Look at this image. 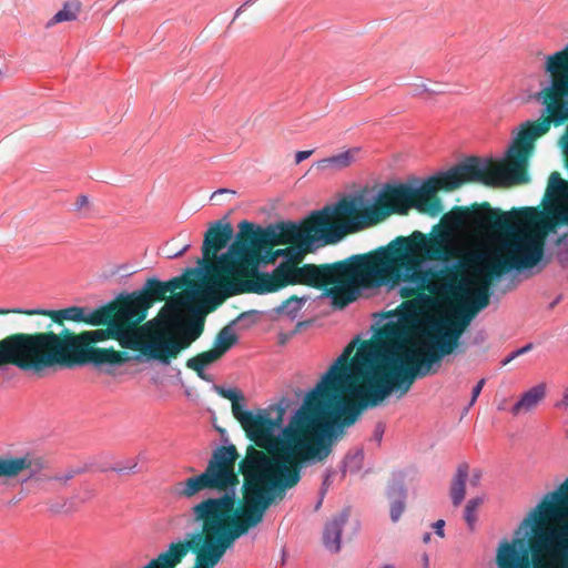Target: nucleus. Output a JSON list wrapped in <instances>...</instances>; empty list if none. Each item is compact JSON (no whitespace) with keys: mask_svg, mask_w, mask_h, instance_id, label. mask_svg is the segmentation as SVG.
<instances>
[{"mask_svg":"<svg viewBox=\"0 0 568 568\" xmlns=\"http://www.w3.org/2000/svg\"><path fill=\"white\" fill-rule=\"evenodd\" d=\"M344 361L343 356L333 363L286 426V398L246 418L243 430L251 445L239 463V471L245 477L248 514L257 515L275 498L282 499L301 480V469L324 462L344 428L358 419V408H353L337 375Z\"/></svg>","mask_w":568,"mask_h":568,"instance_id":"f257e3e1","label":"nucleus"},{"mask_svg":"<svg viewBox=\"0 0 568 568\" xmlns=\"http://www.w3.org/2000/svg\"><path fill=\"white\" fill-rule=\"evenodd\" d=\"M103 323L93 331L75 333L63 327L34 333H13L0 339V368L14 366L22 372L41 374L52 368H73L87 364L121 366L132 361L121 312L113 300L100 307Z\"/></svg>","mask_w":568,"mask_h":568,"instance_id":"f03ea898","label":"nucleus"},{"mask_svg":"<svg viewBox=\"0 0 568 568\" xmlns=\"http://www.w3.org/2000/svg\"><path fill=\"white\" fill-rule=\"evenodd\" d=\"M400 335L396 325L386 324L379 336L383 341L374 343L363 341L355 355L358 337L353 339L337 358L344 356L337 375L347 396H353V408L358 416L366 407H376L394 390L399 396L406 394L417 377L429 374L433 364L447 354L432 345L417 346L398 341Z\"/></svg>","mask_w":568,"mask_h":568,"instance_id":"7ed1b4c3","label":"nucleus"},{"mask_svg":"<svg viewBox=\"0 0 568 568\" xmlns=\"http://www.w3.org/2000/svg\"><path fill=\"white\" fill-rule=\"evenodd\" d=\"M541 220V213L536 207L511 209L509 212L493 209L488 202L473 204L469 207L455 206L449 213H446L442 222L432 227L428 234L420 231H414L408 236H397L385 247L407 260L408 267H423L426 262L449 263L458 260V263L452 268L457 267L460 275L463 270H468L471 277L470 266H459L465 256L457 241L454 230L469 227L478 233H498L504 234L508 241L513 234L521 231L531 232L541 239L542 250L545 248L546 232H542L538 224ZM471 252H469L470 254ZM447 267L442 272L444 280Z\"/></svg>","mask_w":568,"mask_h":568,"instance_id":"20e7f679","label":"nucleus"},{"mask_svg":"<svg viewBox=\"0 0 568 568\" xmlns=\"http://www.w3.org/2000/svg\"><path fill=\"white\" fill-rule=\"evenodd\" d=\"M541 258V239L525 231L494 246L473 251L459 263L471 267V277L460 275L457 267L446 272L450 292L459 304L438 321V328H449L460 339L471 320L489 305L494 281L511 271L532 268Z\"/></svg>","mask_w":568,"mask_h":568,"instance_id":"39448f33","label":"nucleus"},{"mask_svg":"<svg viewBox=\"0 0 568 568\" xmlns=\"http://www.w3.org/2000/svg\"><path fill=\"white\" fill-rule=\"evenodd\" d=\"M346 236L344 226L336 222L332 205L312 212L301 225L292 222H278L266 227L256 226L248 221L239 223V232L226 253L210 267V281L213 286L220 281L256 271L263 263V255L276 245L300 243L311 247L336 244Z\"/></svg>","mask_w":568,"mask_h":568,"instance_id":"423d86ee","label":"nucleus"},{"mask_svg":"<svg viewBox=\"0 0 568 568\" xmlns=\"http://www.w3.org/2000/svg\"><path fill=\"white\" fill-rule=\"evenodd\" d=\"M548 122L541 118L526 121L510 145L507 160L494 162L471 156L446 172L430 176L419 187L410 185V209L432 217L443 213L438 191L452 192L467 183H481L487 186H510L529 181L528 161L535 141L548 133Z\"/></svg>","mask_w":568,"mask_h":568,"instance_id":"0eeeda50","label":"nucleus"},{"mask_svg":"<svg viewBox=\"0 0 568 568\" xmlns=\"http://www.w3.org/2000/svg\"><path fill=\"white\" fill-rule=\"evenodd\" d=\"M304 258L284 260L272 273L247 271L240 277L236 275L227 281H220L212 292V306L210 312L223 304L229 297L241 294L275 293L290 285L302 284L324 290L325 295L332 298L337 308H344L354 302V290L351 285L353 255L331 264H304Z\"/></svg>","mask_w":568,"mask_h":568,"instance_id":"6e6552de","label":"nucleus"},{"mask_svg":"<svg viewBox=\"0 0 568 568\" xmlns=\"http://www.w3.org/2000/svg\"><path fill=\"white\" fill-rule=\"evenodd\" d=\"M568 517V478L544 497L523 525L532 524V536L503 540L496 554L498 568H568V534L556 530L554 523Z\"/></svg>","mask_w":568,"mask_h":568,"instance_id":"1a4fd4ad","label":"nucleus"},{"mask_svg":"<svg viewBox=\"0 0 568 568\" xmlns=\"http://www.w3.org/2000/svg\"><path fill=\"white\" fill-rule=\"evenodd\" d=\"M240 455L234 445L219 446L212 454L205 470L199 475L186 478L185 480L178 481L172 487V494L178 498L192 499L203 490H212L222 493L219 497H207L194 505L191 509L192 520L197 526L196 530L203 529V523L196 520L195 510L197 506L209 501L222 505L229 510V520L240 523L243 520L250 521L248 531L258 526L265 516L267 509L262 508V511L248 514L250 501L245 494V479L243 480L242 493L243 499L239 500L235 489L240 484L239 470H235V465Z\"/></svg>","mask_w":568,"mask_h":568,"instance_id":"9d476101","label":"nucleus"},{"mask_svg":"<svg viewBox=\"0 0 568 568\" xmlns=\"http://www.w3.org/2000/svg\"><path fill=\"white\" fill-rule=\"evenodd\" d=\"M353 260L351 285L354 301L358 298L362 288L386 286L392 290L402 282L412 285L400 287V296L405 301H416L426 291L432 292L430 280L437 276V273L423 267L410 270L407 260L384 246L368 253L354 254Z\"/></svg>","mask_w":568,"mask_h":568,"instance_id":"9b49d317","label":"nucleus"},{"mask_svg":"<svg viewBox=\"0 0 568 568\" xmlns=\"http://www.w3.org/2000/svg\"><path fill=\"white\" fill-rule=\"evenodd\" d=\"M410 185L407 183L385 184L372 205L359 209L355 200L343 199L332 204L336 222L342 224L346 235L366 226L376 225L392 214L405 215L410 210Z\"/></svg>","mask_w":568,"mask_h":568,"instance_id":"f8f14e48","label":"nucleus"},{"mask_svg":"<svg viewBox=\"0 0 568 568\" xmlns=\"http://www.w3.org/2000/svg\"><path fill=\"white\" fill-rule=\"evenodd\" d=\"M148 311V304L143 307L121 305L128 346L130 351L136 352L135 355H131L134 362H141L142 358L155 359L159 345L168 337V332L158 317L143 323Z\"/></svg>","mask_w":568,"mask_h":568,"instance_id":"ddd939ff","label":"nucleus"},{"mask_svg":"<svg viewBox=\"0 0 568 568\" xmlns=\"http://www.w3.org/2000/svg\"><path fill=\"white\" fill-rule=\"evenodd\" d=\"M546 71L549 72L550 85L538 93V100L546 106L541 119L560 126L568 121V45L547 58Z\"/></svg>","mask_w":568,"mask_h":568,"instance_id":"4468645a","label":"nucleus"},{"mask_svg":"<svg viewBox=\"0 0 568 568\" xmlns=\"http://www.w3.org/2000/svg\"><path fill=\"white\" fill-rule=\"evenodd\" d=\"M200 288L199 283L187 275L176 276L168 282H161L158 278H148L144 286L140 291H135L131 294L119 296L115 298L120 305L143 307L149 305V308L154 302L165 300L166 294L174 293L178 290H191Z\"/></svg>","mask_w":568,"mask_h":568,"instance_id":"2eb2a0df","label":"nucleus"},{"mask_svg":"<svg viewBox=\"0 0 568 568\" xmlns=\"http://www.w3.org/2000/svg\"><path fill=\"white\" fill-rule=\"evenodd\" d=\"M23 314L28 316L32 315H42L47 316L51 320V323L47 326V331H51L52 324H57L59 326H64L67 321L75 322V323H84V324H100L104 322L106 316L105 311H98V307L91 310L89 307L82 306H70L61 310H43V308H33V310H21V308H0V315L7 314Z\"/></svg>","mask_w":568,"mask_h":568,"instance_id":"dca6fc26","label":"nucleus"},{"mask_svg":"<svg viewBox=\"0 0 568 568\" xmlns=\"http://www.w3.org/2000/svg\"><path fill=\"white\" fill-rule=\"evenodd\" d=\"M233 236V227L230 223H223L222 221H216L211 224L209 230L204 234L203 245H202V254L203 261L209 263L207 265V282L210 284V292L207 298V310L212 306V292L215 290L212 282L210 281V267L215 264L220 257H216V254L223 250L229 241Z\"/></svg>","mask_w":568,"mask_h":568,"instance_id":"f3484780","label":"nucleus"},{"mask_svg":"<svg viewBox=\"0 0 568 568\" xmlns=\"http://www.w3.org/2000/svg\"><path fill=\"white\" fill-rule=\"evenodd\" d=\"M48 467L42 457L32 454L22 456H0V479H13L21 475L26 479H38Z\"/></svg>","mask_w":568,"mask_h":568,"instance_id":"a211bd4d","label":"nucleus"},{"mask_svg":"<svg viewBox=\"0 0 568 568\" xmlns=\"http://www.w3.org/2000/svg\"><path fill=\"white\" fill-rule=\"evenodd\" d=\"M199 291L200 288H191L182 293L174 294L172 300L160 310L156 317L165 332L181 325V308L189 306L196 298Z\"/></svg>","mask_w":568,"mask_h":568,"instance_id":"6ab92c4d","label":"nucleus"},{"mask_svg":"<svg viewBox=\"0 0 568 568\" xmlns=\"http://www.w3.org/2000/svg\"><path fill=\"white\" fill-rule=\"evenodd\" d=\"M546 196L548 199L568 200V181L564 180L557 171L549 176ZM556 224L568 225V204L557 211Z\"/></svg>","mask_w":568,"mask_h":568,"instance_id":"aec40b11","label":"nucleus"},{"mask_svg":"<svg viewBox=\"0 0 568 568\" xmlns=\"http://www.w3.org/2000/svg\"><path fill=\"white\" fill-rule=\"evenodd\" d=\"M348 518V513L343 510L327 520L323 532L324 546L333 552H338L341 549V536L343 527L345 526Z\"/></svg>","mask_w":568,"mask_h":568,"instance_id":"412c9836","label":"nucleus"},{"mask_svg":"<svg viewBox=\"0 0 568 568\" xmlns=\"http://www.w3.org/2000/svg\"><path fill=\"white\" fill-rule=\"evenodd\" d=\"M194 341L190 336L182 333L179 337L168 334V337L159 345L160 349L155 354V359L168 365L172 359L176 358L179 354L189 348Z\"/></svg>","mask_w":568,"mask_h":568,"instance_id":"4be33fe9","label":"nucleus"},{"mask_svg":"<svg viewBox=\"0 0 568 568\" xmlns=\"http://www.w3.org/2000/svg\"><path fill=\"white\" fill-rule=\"evenodd\" d=\"M359 148H351L338 154L315 162V166L322 172H337L349 168L358 158Z\"/></svg>","mask_w":568,"mask_h":568,"instance_id":"5701e85b","label":"nucleus"},{"mask_svg":"<svg viewBox=\"0 0 568 568\" xmlns=\"http://www.w3.org/2000/svg\"><path fill=\"white\" fill-rule=\"evenodd\" d=\"M468 476L469 465L466 462L459 463L449 487V496L455 507H458L465 499Z\"/></svg>","mask_w":568,"mask_h":568,"instance_id":"b1692460","label":"nucleus"},{"mask_svg":"<svg viewBox=\"0 0 568 568\" xmlns=\"http://www.w3.org/2000/svg\"><path fill=\"white\" fill-rule=\"evenodd\" d=\"M546 396V385L538 384L523 394L520 399L513 406L511 413L517 416L521 413H527L537 407V405Z\"/></svg>","mask_w":568,"mask_h":568,"instance_id":"393cba45","label":"nucleus"},{"mask_svg":"<svg viewBox=\"0 0 568 568\" xmlns=\"http://www.w3.org/2000/svg\"><path fill=\"white\" fill-rule=\"evenodd\" d=\"M234 323L235 321L221 328L214 338L213 347L211 349L220 358L239 342V336L233 328Z\"/></svg>","mask_w":568,"mask_h":568,"instance_id":"a878e982","label":"nucleus"},{"mask_svg":"<svg viewBox=\"0 0 568 568\" xmlns=\"http://www.w3.org/2000/svg\"><path fill=\"white\" fill-rule=\"evenodd\" d=\"M311 247H306L300 243L291 244L285 248H273L266 254L263 255L262 264H273L278 257H284L285 260H293L294 257L304 258L305 254L310 251Z\"/></svg>","mask_w":568,"mask_h":568,"instance_id":"bb28decb","label":"nucleus"},{"mask_svg":"<svg viewBox=\"0 0 568 568\" xmlns=\"http://www.w3.org/2000/svg\"><path fill=\"white\" fill-rule=\"evenodd\" d=\"M220 357L212 351H204L199 353L197 355L189 358L185 363V366L195 372V374L203 381H210L209 376L205 373V367L219 361Z\"/></svg>","mask_w":568,"mask_h":568,"instance_id":"cd10ccee","label":"nucleus"},{"mask_svg":"<svg viewBox=\"0 0 568 568\" xmlns=\"http://www.w3.org/2000/svg\"><path fill=\"white\" fill-rule=\"evenodd\" d=\"M435 334L432 339L444 353L450 355L458 346L459 338L449 328H438V322L433 326Z\"/></svg>","mask_w":568,"mask_h":568,"instance_id":"c85d7f7f","label":"nucleus"},{"mask_svg":"<svg viewBox=\"0 0 568 568\" xmlns=\"http://www.w3.org/2000/svg\"><path fill=\"white\" fill-rule=\"evenodd\" d=\"M81 3L78 0H72L65 2L63 8L58 11L53 18L48 22V27H51L55 23H60L63 21H73L77 19L78 13L80 12Z\"/></svg>","mask_w":568,"mask_h":568,"instance_id":"c756f323","label":"nucleus"},{"mask_svg":"<svg viewBox=\"0 0 568 568\" xmlns=\"http://www.w3.org/2000/svg\"><path fill=\"white\" fill-rule=\"evenodd\" d=\"M306 302L305 297H298L297 295H292L285 301L282 302V304L276 307L277 313L286 314L291 317H295L297 313L302 310Z\"/></svg>","mask_w":568,"mask_h":568,"instance_id":"7c9ffc66","label":"nucleus"},{"mask_svg":"<svg viewBox=\"0 0 568 568\" xmlns=\"http://www.w3.org/2000/svg\"><path fill=\"white\" fill-rule=\"evenodd\" d=\"M204 331V314L195 315L185 322L183 333L190 336L191 341H196Z\"/></svg>","mask_w":568,"mask_h":568,"instance_id":"2f4dec72","label":"nucleus"},{"mask_svg":"<svg viewBox=\"0 0 568 568\" xmlns=\"http://www.w3.org/2000/svg\"><path fill=\"white\" fill-rule=\"evenodd\" d=\"M483 503H484L483 497H475V498L469 499L466 504L464 518H465V521L467 523L470 530L475 529V525L477 521L476 511L483 505Z\"/></svg>","mask_w":568,"mask_h":568,"instance_id":"473e14b6","label":"nucleus"},{"mask_svg":"<svg viewBox=\"0 0 568 568\" xmlns=\"http://www.w3.org/2000/svg\"><path fill=\"white\" fill-rule=\"evenodd\" d=\"M214 389L221 397L231 400L232 404L235 402L245 400L243 394L236 388H224L222 386H215Z\"/></svg>","mask_w":568,"mask_h":568,"instance_id":"72a5a7b5","label":"nucleus"},{"mask_svg":"<svg viewBox=\"0 0 568 568\" xmlns=\"http://www.w3.org/2000/svg\"><path fill=\"white\" fill-rule=\"evenodd\" d=\"M243 402H235L232 404V414L234 418L241 424V427L244 428L246 425V418L250 415H254L255 410H244Z\"/></svg>","mask_w":568,"mask_h":568,"instance_id":"f704fd0d","label":"nucleus"},{"mask_svg":"<svg viewBox=\"0 0 568 568\" xmlns=\"http://www.w3.org/2000/svg\"><path fill=\"white\" fill-rule=\"evenodd\" d=\"M78 474H80L79 469L75 468H69L63 471H60L53 476L47 477L48 480H54L58 481L61 485H67L69 480L74 478Z\"/></svg>","mask_w":568,"mask_h":568,"instance_id":"c9c22d12","label":"nucleus"},{"mask_svg":"<svg viewBox=\"0 0 568 568\" xmlns=\"http://www.w3.org/2000/svg\"><path fill=\"white\" fill-rule=\"evenodd\" d=\"M418 303L417 301H404L399 306V313L402 317H415L418 313Z\"/></svg>","mask_w":568,"mask_h":568,"instance_id":"e433bc0d","label":"nucleus"},{"mask_svg":"<svg viewBox=\"0 0 568 568\" xmlns=\"http://www.w3.org/2000/svg\"><path fill=\"white\" fill-rule=\"evenodd\" d=\"M405 504L403 500H396L390 505V518L394 523H396L402 514L404 513Z\"/></svg>","mask_w":568,"mask_h":568,"instance_id":"4c0bfd02","label":"nucleus"},{"mask_svg":"<svg viewBox=\"0 0 568 568\" xmlns=\"http://www.w3.org/2000/svg\"><path fill=\"white\" fill-rule=\"evenodd\" d=\"M485 383H486V379H485V378H481V379H479V381L477 382V384L474 386V388H473V390H471V398H470V402H469V406H473V405L476 403V400H477L478 396H479V395H480V393H481V389H483V387H484Z\"/></svg>","mask_w":568,"mask_h":568,"instance_id":"58836bf2","label":"nucleus"},{"mask_svg":"<svg viewBox=\"0 0 568 568\" xmlns=\"http://www.w3.org/2000/svg\"><path fill=\"white\" fill-rule=\"evenodd\" d=\"M481 478H483V471L480 469L476 468L471 473L469 483L471 486L477 487V486H479Z\"/></svg>","mask_w":568,"mask_h":568,"instance_id":"ea45409f","label":"nucleus"},{"mask_svg":"<svg viewBox=\"0 0 568 568\" xmlns=\"http://www.w3.org/2000/svg\"><path fill=\"white\" fill-rule=\"evenodd\" d=\"M313 150H307V151H298L295 153V163L296 164H300L301 162H303L304 160H306L307 158H310L312 154H313Z\"/></svg>","mask_w":568,"mask_h":568,"instance_id":"a19ab883","label":"nucleus"},{"mask_svg":"<svg viewBox=\"0 0 568 568\" xmlns=\"http://www.w3.org/2000/svg\"><path fill=\"white\" fill-rule=\"evenodd\" d=\"M534 348V345L532 343H528L526 344L525 346L518 348L517 351H515V356H521L524 354H527L528 352H530L531 349Z\"/></svg>","mask_w":568,"mask_h":568,"instance_id":"79ce46f5","label":"nucleus"},{"mask_svg":"<svg viewBox=\"0 0 568 568\" xmlns=\"http://www.w3.org/2000/svg\"><path fill=\"white\" fill-rule=\"evenodd\" d=\"M444 526H445V521H444L443 519H439V520H437V521L434 524L435 532H436L439 537H444Z\"/></svg>","mask_w":568,"mask_h":568,"instance_id":"37998d69","label":"nucleus"},{"mask_svg":"<svg viewBox=\"0 0 568 568\" xmlns=\"http://www.w3.org/2000/svg\"><path fill=\"white\" fill-rule=\"evenodd\" d=\"M384 434V426L382 424H378L374 430V437L376 440L381 442Z\"/></svg>","mask_w":568,"mask_h":568,"instance_id":"c03bdc74","label":"nucleus"},{"mask_svg":"<svg viewBox=\"0 0 568 568\" xmlns=\"http://www.w3.org/2000/svg\"><path fill=\"white\" fill-rule=\"evenodd\" d=\"M89 203V200L85 195H80L78 199H77V206L78 207H82L84 205H87Z\"/></svg>","mask_w":568,"mask_h":568,"instance_id":"a18cd8bd","label":"nucleus"},{"mask_svg":"<svg viewBox=\"0 0 568 568\" xmlns=\"http://www.w3.org/2000/svg\"><path fill=\"white\" fill-rule=\"evenodd\" d=\"M515 358H517V356H515V352H513L511 354H509L503 362H501V365L503 366H506L508 365L510 362H513Z\"/></svg>","mask_w":568,"mask_h":568,"instance_id":"49530a36","label":"nucleus"},{"mask_svg":"<svg viewBox=\"0 0 568 568\" xmlns=\"http://www.w3.org/2000/svg\"><path fill=\"white\" fill-rule=\"evenodd\" d=\"M223 193H235V192H234V191H232V190H229V189H220V190L215 191V192L212 194L211 199H214V197H215V196H217L219 194H223Z\"/></svg>","mask_w":568,"mask_h":568,"instance_id":"de8ad7c7","label":"nucleus"},{"mask_svg":"<svg viewBox=\"0 0 568 568\" xmlns=\"http://www.w3.org/2000/svg\"><path fill=\"white\" fill-rule=\"evenodd\" d=\"M560 404L564 405V406H568V389H566V392L564 394V397H562V400H561Z\"/></svg>","mask_w":568,"mask_h":568,"instance_id":"09e8293b","label":"nucleus"},{"mask_svg":"<svg viewBox=\"0 0 568 568\" xmlns=\"http://www.w3.org/2000/svg\"><path fill=\"white\" fill-rule=\"evenodd\" d=\"M251 3H253V0H248V1H246L242 7H240V8L237 9V11H236V16H239V14L242 12V10H243V8H244L245 6L251 4Z\"/></svg>","mask_w":568,"mask_h":568,"instance_id":"8fccbe9b","label":"nucleus"},{"mask_svg":"<svg viewBox=\"0 0 568 568\" xmlns=\"http://www.w3.org/2000/svg\"><path fill=\"white\" fill-rule=\"evenodd\" d=\"M423 564H424V568H427L429 565V559L426 554L423 555Z\"/></svg>","mask_w":568,"mask_h":568,"instance_id":"3c124183","label":"nucleus"},{"mask_svg":"<svg viewBox=\"0 0 568 568\" xmlns=\"http://www.w3.org/2000/svg\"><path fill=\"white\" fill-rule=\"evenodd\" d=\"M424 542H428L430 540V534L426 532L423 537Z\"/></svg>","mask_w":568,"mask_h":568,"instance_id":"603ef678","label":"nucleus"},{"mask_svg":"<svg viewBox=\"0 0 568 568\" xmlns=\"http://www.w3.org/2000/svg\"><path fill=\"white\" fill-rule=\"evenodd\" d=\"M187 245H185L178 254H175V256H179V255H182L186 250H187Z\"/></svg>","mask_w":568,"mask_h":568,"instance_id":"864d4df0","label":"nucleus"},{"mask_svg":"<svg viewBox=\"0 0 568 568\" xmlns=\"http://www.w3.org/2000/svg\"><path fill=\"white\" fill-rule=\"evenodd\" d=\"M195 273H196V270H189V271H187V274H191V275H193V274H195Z\"/></svg>","mask_w":568,"mask_h":568,"instance_id":"5fc2aeb1","label":"nucleus"},{"mask_svg":"<svg viewBox=\"0 0 568 568\" xmlns=\"http://www.w3.org/2000/svg\"><path fill=\"white\" fill-rule=\"evenodd\" d=\"M382 568H395V566H393V565H385Z\"/></svg>","mask_w":568,"mask_h":568,"instance_id":"6e6d98bb","label":"nucleus"},{"mask_svg":"<svg viewBox=\"0 0 568 568\" xmlns=\"http://www.w3.org/2000/svg\"><path fill=\"white\" fill-rule=\"evenodd\" d=\"M136 466V463H133V465H131L130 467H128L129 469H133L134 467Z\"/></svg>","mask_w":568,"mask_h":568,"instance_id":"4d7b16f0","label":"nucleus"},{"mask_svg":"<svg viewBox=\"0 0 568 568\" xmlns=\"http://www.w3.org/2000/svg\"><path fill=\"white\" fill-rule=\"evenodd\" d=\"M562 242V239H558L557 244H560Z\"/></svg>","mask_w":568,"mask_h":568,"instance_id":"13d9d810","label":"nucleus"}]
</instances>
